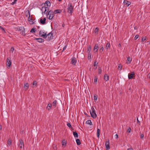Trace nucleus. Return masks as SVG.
Returning <instances> with one entry per match:
<instances>
[{
  "instance_id": "nucleus-1",
  "label": "nucleus",
  "mask_w": 150,
  "mask_h": 150,
  "mask_svg": "<svg viewBox=\"0 0 150 150\" xmlns=\"http://www.w3.org/2000/svg\"><path fill=\"white\" fill-rule=\"evenodd\" d=\"M52 33H50L48 34H47V33H45L44 34H42L41 35V37H42L44 38H47V41H49L51 39H52L53 38Z\"/></svg>"
},
{
  "instance_id": "nucleus-55",
  "label": "nucleus",
  "mask_w": 150,
  "mask_h": 150,
  "mask_svg": "<svg viewBox=\"0 0 150 150\" xmlns=\"http://www.w3.org/2000/svg\"><path fill=\"white\" fill-rule=\"evenodd\" d=\"M127 150H133V149L132 148H129L127 149Z\"/></svg>"
},
{
  "instance_id": "nucleus-50",
  "label": "nucleus",
  "mask_w": 150,
  "mask_h": 150,
  "mask_svg": "<svg viewBox=\"0 0 150 150\" xmlns=\"http://www.w3.org/2000/svg\"><path fill=\"white\" fill-rule=\"evenodd\" d=\"M131 130V129L130 127H129L127 130V132L129 133H130Z\"/></svg>"
},
{
  "instance_id": "nucleus-58",
  "label": "nucleus",
  "mask_w": 150,
  "mask_h": 150,
  "mask_svg": "<svg viewBox=\"0 0 150 150\" xmlns=\"http://www.w3.org/2000/svg\"><path fill=\"white\" fill-rule=\"evenodd\" d=\"M0 129L1 130L2 129V126L0 125Z\"/></svg>"
},
{
  "instance_id": "nucleus-20",
  "label": "nucleus",
  "mask_w": 150,
  "mask_h": 150,
  "mask_svg": "<svg viewBox=\"0 0 150 150\" xmlns=\"http://www.w3.org/2000/svg\"><path fill=\"white\" fill-rule=\"evenodd\" d=\"M98 45H97V44H96L94 46V50H96V52H97L98 50Z\"/></svg>"
},
{
  "instance_id": "nucleus-57",
  "label": "nucleus",
  "mask_w": 150,
  "mask_h": 150,
  "mask_svg": "<svg viewBox=\"0 0 150 150\" xmlns=\"http://www.w3.org/2000/svg\"><path fill=\"white\" fill-rule=\"evenodd\" d=\"M43 20L44 21H45H45L46 20V18H44Z\"/></svg>"
},
{
  "instance_id": "nucleus-32",
  "label": "nucleus",
  "mask_w": 150,
  "mask_h": 150,
  "mask_svg": "<svg viewBox=\"0 0 150 150\" xmlns=\"http://www.w3.org/2000/svg\"><path fill=\"white\" fill-rule=\"evenodd\" d=\"M40 22L41 24H44L45 23V22L42 19H40Z\"/></svg>"
},
{
  "instance_id": "nucleus-2",
  "label": "nucleus",
  "mask_w": 150,
  "mask_h": 150,
  "mask_svg": "<svg viewBox=\"0 0 150 150\" xmlns=\"http://www.w3.org/2000/svg\"><path fill=\"white\" fill-rule=\"evenodd\" d=\"M74 6H73L72 3L71 2L69 3L68 4L67 8L68 13L71 15L74 11Z\"/></svg>"
},
{
  "instance_id": "nucleus-62",
  "label": "nucleus",
  "mask_w": 150,
  "mask_h": 150,
  "mask_svg": "<svg viewBox=\"0 0 150 150\" xmlns=\"http://www.w3.org/2000/svg\"><path fill=\"white\" fill-rule=\"evenodd\" d=\"M149 78H150V76H149Z\"/></svg>"
},
{
  "instance_id": "nucleus-8",
  "label": "nucleus",
  "mask_w": 150,
  "mask_h": 150,
  "mask_svg": "<svg viewBox=\"0 0 150 150\" xmlns=\"http://www.w3.org/2000/svg\"><path fill=\"white\" fill-rule=\"evenodd\" d=\"M71 64L73 65H75L76 62V58L73 57L71 59Z\"/></svg>"
},
{
  "instance_id": "nucleus-3",
  "label": "nucleus",
  "mask_w": 150,
  "mask_h": 150,
  "mask_svg": "<svg viewBox=\"0 0 150 150\" xmlns=\"http://www.w3.org/2000/svg\"><path fill=\"white\" fill-rule=\"evenodd\" d=\"M91 110H90V111L91 117L93 119H95L97 117V115L96 112V110L93 106L91 107Z\"/></svg>"
},
{
  "instance_id": "nucleus-31",
  "label": "nucleus",
  "mask_w": 150,
  "mask_h": 150,
  "mask_svg": "<svg viewBox=\"0 0 150 150\" xmlns=\"http://www.w3.org/2000/svg\"><path fill=\"white\" fill-rule=\"evenodd\" d=\"M62 146H64V145L65 146L66 144V142L65 141V140H64V139L62 140Z\"/></svg>"
},
{
  "instance_id": "nucleus-5",
  "label": "nucleus",
  "mask_w": 150,
  "mask_h": 150,
  "mask_svg": "<svg viewBox=\"0 0 150 150\" xmlns=\"http://www.w3.org/2000/svg\"><path fill=\"white\" fill-rule=\"evenodd\" d=\"M11 64V59L9 58H8L6 59V66L7 68L9 69Z\"/></svg>"
},
{
  "instance_id": "nucleus-47",
  "label": "nucleus",
  "mask_w": 150,
  "mask_h": 150,
  "mask_svg": "<svg viewBox=\"0 0 150 150\" xmlns=\"http://www.w3.org/2000/svg\"><path fill=\"white\" fill-rule=\"evenodd\" d=\"M139 37V35H136L135 37H134V40H137V38H138Z\"/></svg>"
},
{
  "instance_id": "nucleus-42",
  "label": "nucleus",
  "mask_w": 150,
  "mask_h": 150,
  "mask_svg": "<svg viewBox=\"0 0 150 150\" xmlns=\"http://www.w3.org/2000/svg\"><path fill=\"white\" fill-rule=\"evenodd\" d=\"M103 50H104V48L103 47V46L101 47L100 48V49L99 50V51H100V52H102L103 51Z\"/></svg>"
},
{
  "instance_id": "nucleus-45",
  "label": "nucleus",
  "mask_w": 150,
  "mask_h": 150,
  "mask_svg": "<svg viewBox=\"0 0 150 150\" xmlns=\"http://www.w3.org/2000/svg\"><path fill=\"white\" fill-rule=\"evenodd\" d=\"M14 50V48L13 47H12L10 49V51L13 53Z\"/></svg>"
},
{
  "instance_id": "nucleus-56",
  "label": "nucleus",
  "mask_w": 150,
  "mask_h": 150,
  "mask_svg": "<svg viewBox=\"0 0 150 150\" xmlns=\"http://www.w3.org/2000/svg\"><path fill=\"white\" fill-rule=\"evenodd\" d=\"M118 46L119 47H121V45L120 44H119L118 45Z\"/></svg>"
},
{
  "instance_id": "nucleus-27",
  "label": "nucleus",
  "mask_w": 150,
  "mask_h": 150,
  "mask_svg": "<svg viewBox=\"0 0 150 150\" xmlns=\"http://www.w3.org/2000/svg\"><path fill=\"white\" fill-rule=\"evenodd\" d=\"M17 30L18 31L22 30H24V28L23 27H21L19 28H17Z\"/></svg>"
},
{
  "instance_id": "nucleus-24",
  "label": "nucleus",
  "mask_w": 150,
  "mask_h": 150,
  "mask_svg": "<svg viewBox=\"0 0 150 150\" xmlns=\"http://www.w3.org/2000/svg\"><path fill=\"white\" fill-rule=\"evenodd\" d=\"M73 135L75 137H78V133L76 132H73Z\"/></svg>"
},
{
  "instance_id": "nucleus-6",
  "label": "nucleus",
  "mask_w": 150,
  "mask_h": 150,
  "mask_svg": "<svg viewBox=\"0 0 150 150\" xmlns=\"http://www.w3.org/2000/svg\"><path fill=\"white\" fill-rule=\"evenodd\" d=\"M41 10L42 11V13H44V14H45V12L47 11V13L48 12L49 10V8L48 7H46L45 6H43L42 7Z\"/></svg>"
},
{
  "instance_id": "nucleus-52",
  "label": "nucleus",
  "mask_w": 150,
  "mask_h": 150,
  "mask_svg": "<svg viewBox=\"0 0 150 150\" xmlns=\"http://www.w3.org/2000/svg\"><path fill=\"white\" fill-rule=\"evenodd\" d=\"M67 125L70 128L71 127H72L71 126L70 123H68L67 124Z\"/></svg>"
},
{
  "instance_id": "nucleus-14",
  "label": "nucleus",
  "mask_w": 150,
  "mask_h": 150,
  "mask_svg": "<svg viewBox=\"0 0 150 150\" xmlns=\"http://www.w3.org/2000/svg\"><path fill=\"white\" fill-rule=\"evenodd\" d=\"M109 76L107 74H105L104 76V80L107 81L109 80Z\"/></svg>"
},
{
  "instance_id": "nucleus-54",
  "label": "nucleus",
  "mask_w": 150,
  "mask_h": 150,
  "mask_svg": "<svg viewBox=\"0 0 150 150\" xmlns=\"http://www.w3.org/2000/svg\"><path fill=\"white\" fill-rule=\"evenodd\" d=\"M115 137L116 139H117L118 138V135H117V134H116L115 135Z\"/></svg>"
},
{
  "instance_id": "nucleus-12",
  "label": "nucleus",
  "mask_w": 150,
  "mask_h": 150,
  "mask_svg": "<svg viewBox=\"0 0 150 150\" xmlns=\"http://www.w3.org/2000/svg\"><path fill=\"white\" fill-rule=\"evenodd\" d=\"M32 17V16H31V17H30H30H28V21H29L30 22V24H33L34 23Z\"/></svg>"
},
{
  "instance_id": "nucleus-7",
  "label": "nucleus",
  "mask_w": 150,
  "mask_h": 150,
  "mask_svg": "<svg viewBox=\"0 0 150 150\" xmlns=\"http://www.w3.org/2000/svg\"><path fill=\"white\" fill-rule=\"evenodd\" d=\"M19 147L22 148V147L24 148V143L22 140L20 139L19 140Z\"/></svg>"
},
{
  "instance_id": "nucleus-28",
  "label": "nucleus",
  "mask_w": 150,
  "mask_h": 150,
  "mask_svg": "<svg viewBox=\"0 0 150 150\" xmlns=\"http://www.w3.org/2000/svg\"><path fill=\"white\" fill-rule=\"evenodd\" d=\"M91 53H88V60H91Z\"/></svg>"
},
{
  "instance_id": "nucleus-23",
  "label": "nucleus",
  "mask_w": 150,
  "mask_h": 150,
  "mask_svg": "<svg viewBox=\"0 0 150 150\" xmlns=\"http://www.w3.org/2000/svg\"><path fill=\"white\" fill-rule=\"evenodd\" d=\"M86 123L87 124H88L90 125H92V123L91 120H87L86 122Z\"/></svg>"
},
{
  "instance_id": "nucleus-13",
  "label": "nucleus",
  "mask_w": 150,
  "mask_h": 150,
  "mask_svg": "<svg viewBox=\"0 0 150 150\" xmlns=\"http://www.w3.org/2000/svg\"><path fill=\"white\" fill-rule=\"evenodd\" d=\"M45 6H47L48 7L50 6L51 5V3L49 1L47 0L46 1L45 3L44 4Z\"/></svg>"
},
{
  "instance_id": "nucleus-29",
  "label": "nucleus",
  "mask_w": 150,
  "mask_h": 150,
  "mask_svg": "<svg viewBox=\"0 0 150 150\" xmlns=\"http://www.w3.org/2000/svg\"><path fill=\"white\" fill-rule=\"evenodd\" d=\"M37 81H34L32 83L33 87H34V86H36L37 85Z\"/></svg>"
},
{
  "instance_id": "nucleus-39",
  "label": "nucleus",
  "mask_w": 150,
  "mask_h": 150,
  "mask_svg": "<svg viewBox=\"0 0 150 150\" xmlns=\"http://www.w3.org/2000/svg\"><path fill=\"white\" fill-rule=\"evenodd\" d=\"M0 29L2 30V31L4 33H6V31L5 30V29H4V28H3L2 26H0Z\"/></svg>"
},
{
  "instance_id": "nucleus-25",
  "label": "nucleus",
  "mask_w": 150,
  "mask_h": 150,
  "mask_svg": "<svg viewBox=\"0 0 150 150\" xmlns=\"http://www.w3.org/2000/svg\"><path fill=\"white\" fill-rule=\"evenodd\" d=\"M76 144L78 145H80L81 143L80 140L79 139H77L76 140Z\"/></svg>"
},
{
  "instance_id": "nucleus-22",
  "label": "nucleus",
  "mask_w": 150,
  "mask_h": 150,
  "mask_svg": "<svg viewBox=\"0 0 150 150\" xmlns=\"http://www.w3.org/2000/svg\"><path fill=\"white\" fill-rule=\"evenodd\" d=\"M29 87V85L28 83H26L24 84V88H26V89H27Z\"/></svg>"
},
{
  "instance_id": "nucleus-43",
  "label": "nucleus",
  "mask_w": 150,
  "mask_h": 150,
  "mask_svg": "<svg viewBox=\"0 0 150 150\" xmlns=\"http://www.w3.org/2000/svg\"><path fill=\"white\" fill-rule=\"evenodd\" d=\"M45 33L44 32H43L42 31H40L39 32V35L41 36V35L42 34H45Z\"/></svg>"
},
{
  "instance_id": "nucleus-21",
  "label": "nucleus",
  "mask_w": 150,
  "mask_h": 150,
  "mask_svg": "<svg viewBox=\"0 0 150 150\" xmlns=\"http://www.w3.org/2000/svg\"><path fill=\"white\" fill-rule=\"evenodd\" d=\"M52 105L51 103H49L47 107V108L48 109V110H50L51 108L52 107Z\"/></svg>"
},
{
  "instance_id": "nucleus-60",
  "label": "nucleus",
  "mask_w": 150,
  "mask_h": 150,
  "mask_svg": "<svg viewBox=\"0 0 150 150\" xmlns=\"http://www.w3.org/2000/svg\"><path fill=\"white\" fill-rule=\"evenodd\" d=\"M59 1H62V0H58Z\"/></svg>"
},
{
  "instance_id": "nucleus-4",
  "label": "nucleus",
  "mask_w": 150,
  "mask_h": 150,
  "mask_svg": "<svg viewBox=\"0 0 150 150\" xmlns=\"http://www.w3.org/2000/svg\"><path fill=\"white\" fill-rule=\"evenodd\" d=\"M55 14L54 13L53 11L51 10L48 13H47L46 15L47 16L49 15V19L50 20L52 19L54 16Z\"/></svg>"
},
{
  "instance_id": "nucleus-48",
  "label": "nucleus",
  "mask_w": 150,
  "mask_h": 150,
  "mask_svg": "<svg viewBox=\"0 0 150 150\" xmlns=\"http://www.w3.org/2000/svg\"><path fill=\"white\" fill-rule=\"evenodd\" d=\"M57 101L56 100H54L53 102V105L54 106H55L57 103Z\"/></svg>"
},
{
  "instance_id": "nucleus-49",
  "label": "nucleus",
  "mask_w": 150,
  "mask_h": 150,
  "mask_svg": "<svg viewBox=\"0 0 150 150\" xmlns=\"http://www.w3.org/2000/svg\"><path fill=\"white\" fill-rule=\"evenodd\" d=\"M97 80H98V78H97V77L96 76H95V78H94V82H97Z\"/></svg>"
},
{
  "instance_id": "nucleus-53",
  "label": "nucleus",
  "mask_w": 150,
  "mask_h": 150,
  "mask_svg": "<svg viewBox=\"0 0 150 150\" xmlns=\"http://www.w3.org/2000/svg\"><path fill=\"white\" fill-rule=\"evenodd\" d=\"M67 45L63 47L62 52L64 50L67 48Z\"/></svg>"
},
{
  "instance_id": "nucleus-61",
  "label": "nucleus",
  "mask_w": 150,
  "mask_h": 150,
  "mask_svg": "<svg viewBox=\"0 0 150 150\" xmlns=\"http://www.w3.org/2000/svg\"><path fill=\"white\" fill-rule=\"evenodd\" d=\"M149 44L150 45V41L149 42Z\"/></svg>"
},
{
  "instance_id": "nucleus-9",
  "label": "nucleus",
  "mask_w": 150,
  "mask_h": 150,
  "mask_svg": "<svg viewBox=\"0 0 150 150\" xmlns=\"http://www.w3.org/2000/svg\"><path fill=\"white\" fill-rule=\"evenodd\" d=\"M134 75V72H132L131 73L129 74L128 75V78L129 79H132L133 78V76Z\"/></svg>"
},
{
  "instance_id": "nucleus-11",
  "label": "nucleus",
  "mask_w": 150,
  "mask_h": 150,
  "mask_svg": "<svg viewBox=\"0 0 150 150\" xmlns=\"http://www.w3.org/2000/svg\"><path fill=\"white\" fill-rule=\"evenodd\" d=\"M105 146L106 149L107 150H108L110 149V143L109 142V141L108 140V141H106L105 143Z\"/></svg>"
},
{
  "instance_id": "nucleus-35",
  "label": "nucleus",
  "mask_w": 150,
  "mask_h": 150,
  "mask_svg": "<svg viewBox=\"0 0 150 150\" xmlns=\"http://www.w3.org/2000/svg\"><path fill=\"white\" fill-rule=\"evenodd\" d=\"M35 28H32L31 30L30 31V32L32 33H35Z\"/></svg>"
},
{
  "instance_id": "nucleus-18",
  "label": "nucleus",
  "mask_w": 150,
  "mask_h": 150,
  "mask_svg": "<svg viewBox=\"0 0 150 150\" xmlns=\"http://www.w3.org/2000/svg\"><path fill=\"white\" fill-rule=\"evenodd\" d=\"M38 40V41L40 42H44V40L43 39L41 38H36Z\"/></svg>"
},
{
  "instance_id": "nucleus-36",
  "label": "nucleus",
  "mask_w": 150,
  "mask_h": 150,
  "mask_svg": "<svg viewBox=\"0 0 150 150\" xmlns=\"http://www.w3.org/2000/svg\"><path fill=\"white\" fill-rule=\"evenodd\" d=\"M98 74H101L102 72V69L101 68L99 67L98 68Z\"/></svg>"
},
{
  "instance_id": "nucleus-46",
  "label": "nucleus",
  "mask_w": 150,
  "mask_h": 150,
  "mask_svg": "<svg viewBox=\"0 0 150 150\" xmlns=\"http://www.w3.org/2000/svg\"><path fill=\"white\" fill-rule=\"evenodd\" d=\"M94 99L95 100H96L97 99L98 96H97L94 95Z\"/></svg>"
},
{
  "instance_id": "nucleus-26",
  "label": "nucleus",
  "mask_w": 150,
  "mask_h": 150,
  "mask_svg": "<svg viewBox=\"0 0 150 150\" xmlns=\"http://www.w3.org/2000/svg\"><path fill=\"white\" fill-rule=\"evenodd\" d=\"M110 44L109 42H108L106 44V48L107 49H108L110 47Z\"/></svg>"
},
{
  "instance_id": "nucleus-34",
  "label": "nucleus",
  "mask_w": 150,
  "mask_h": 150,
  "mask_svg": "<svg viewBox=\"0 0 150 150\" xmlns=\"http://www.w3.org/2000/svg\"><path fill=\"white\" fill-rule=\"evenodd\" d=\"M122 65L120 64H119L118 67V69L120 70L122 69Z\"/></svg>"
},
{
  "instance_id": "nucleus-33",
  "label": "nucleus",
  "mask_w": 150,
  "mask_h": 150,
  "mask_svg": "<svg viewBox=\"0 0 150 150\" xmlns=\"http://www.w3.org/2000/svg\"><path fill=\"white\" fill-rule=\"evenodd\" d=\"M91 46L90 45H89L87 48V52L88 53H91Z\"/></svg>"
},
{
  "instance_id": "nucleus-10",
  "label": "nucleus",
  "mask_w": 150,
  "mask_h": 150,
  "mask_svg": "<svg viewBox=\"0 0 150 150\" xmlns=\"http://www.w3.org/2000/svg\"><path fill=\"white\" fill-rule=\"evenodd\" d=\"M123 3L125 5H126L127 7L128 6L131 4V2L126 0L124 1Z\"/></svg>"
},
{
  "instance_id": "nucleus-63",
  "label": "nucleus",
  "mask_w": 150,
  "mask_h": 150,
  "mask_svg": "<svg viewBox=\"0 0 150 150\" xmlns=\"http://www.w3.org/2000/svg\"><path fill=\"white\" fill-rule=\"evenodd\" d=\"M139 150H141V149H139Z\"/></svg>"
},
{
  "instance_id": "nucleus-38",
  "label": "nucleus",
  "mask_w": 150,
  "mask_h": 150,
  "mask_svg": "<svg viewBox=\"0 0 150 150\" xmlns=\"http://www.w3.org/2000/svg\"><path fill=\"white\" fill-rule=\"evenodd\" d=\"M146 37H144H144H142V39L141 42H144V41H145V40H146Z\"/></svg>"
},
{
  "instance_id": "nucleus-59",
  "label": "nucleus",
  "mask_w": 150,
  "mask_h": 150,
  "mask_svg": "<svg viewBox=\"0 0 150 150\" xmlns=\"http://www.w3.org/2000/svg\"><path fill=\"white\" fill-rule=\"evenodd\" d=\"M137 122H139V121L138 120V118L137 119Z\"/></svg>"
},
{
  "instance_id": "nucleus-41",
  "label": "nucleus",
  "mask_w": 150,
  "mask_h": 150,
  "mask_svg": "<svg viewBox=\"0 0 150 150\" xmlns=\"http://www.w3.org/2000/svg\"><path fill=\"white\" fill-rule=\"evenodd\" d=\"M21 33L23 35H25V29H24V30H22V31L21 32Z\"/></svg>"
},
{
  "instance_id": "nucleus-17",
  "label": "nucleus",
  "mask_w": 150,
  "mask_h": 150,
  "mask_svg": "<svg viewBox=\"0 0 150 150\" xmlns=\"http://www.w3.org/2000/svg\"><path fill=\"white\" fill-rule=\"evenodd\" d=\"M127 61H129V62H127L126 63L127 64H130L132 61V58H131L130 57H129L127 58Z\"/></svg>"
},
{
  "instance_id": "nucleus-19",
  "label": "nucleus",
  "mask_w": 150,
  "mask_h": 150,
  "mask_svg": "<svg viewBox=\"0 0 150 150\" xmlns=\"http://www.w3.org/2000/svg\"><path fill=\"white\" fill-rule=\"evenodd\" d=\"M100 130L98 128L97 129V137L98 138H99L100 135Z\"/></svg>"
},
{
  "instance_id": "nucleus-44",
  "label": "nucleus",
  "mask_w": 150,
  "mask_h": 150,
  "mask_svg": "<svg viewBox=\"0 0 150 150\" xmlns=\"http://www.w3.org/2000/svg\"><path fill=\"white\" fill-rule=\"evenodd\" d=\"M17 1V0H14V1L11 3V4L13 5L16 3Z\"/></svg>"
},
{
  "instance_id": "nucleus-40",
  "label": "nucleus",
  "mask_w": 150,
  "mask_h": 150,
  "mask_svg": "<svg viewBox=\"0 0 150 150\" xmlns=\"http://www.w3.org/2000/svg\"><path fill=\"white\" fill-rule=\"evenodd\" d=\"M98 63L97 62V61H95L94 62V67H96V68H97V64Z\"/></svg>"
},
{
  "instance_id": "nucleus-16",
  "label": "nucleus",
  "mask_w": 150,
  "mask_h": 150,
  "mask_svg": "<svg viewBox=\"0 0 150 150\" xmlns=\"http://www.w3.org/2000/svg\"><path fill=\"white\" fill-rule=\"evenodd\" d=\"M62 12V10L60 9H57L54 10L53 12L55 14H57V13H60Z\"/></svg>"
},
{
  "instance_id": "nucleus-15",
  "label": "nucleus",
  "mask_w": 150,
  "mask_h": 150,
  "mask_svg": "<svg viewBox=\"0 0 150 150\" xmlns=\"http://www.w3.org/2000/svg\"><path fill=\"white\" fill-rule=\"evenodd\" d=\"M25 15L27 17H29L30 16V13L29 10H27L25 13Z\"/></svg>"
},
{
  "instance_id": "nucleus-30",
  "label": "nucleus",
  "mask_w": 150,
  "mask_h": 150,
  "mask_svg": "<svg viewBox=\"0 0 150 150\" xmlns=\"http://www.w3.org/2000/svg\"><path fill=\"white\" fill-rule=\"evenodd\" d=\"M98 30L99 29L98 27L96 28L94 31V33H95L96 34H98Z\"/></svg>"
},
{
  "instance_id": "nucleus-37",
  "label": "nucleus",
  "mask_w": 150,
  "mask_h": 150,
  "mask_svg": "<svg viewBox=\"0 0 150 150\" xmlns=\"http://www.w3.org/2000/svg\"><path fill=\"white\" fill-rule=\"evenodd\" d=\"M11 144V139H9L8 141V144L10 146Z\"/></svg>"
},
{
  "instance_id": "nucleus-51",
  "label": "nucleus",
  "mask_w": 150,
  "mask_h": 150,
  "mask_svg": "<svg viewBox=\"0 0 150 150\" xmlns=\"http://www.w3.org/2000/svg\"><path fill=\"white\" fill-rule=\"evenodd\" d=\"M144 137V135L143 134H140V138L142 139H143Z\"/></svg>"
}]
</instances>
